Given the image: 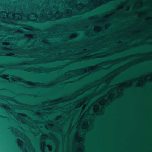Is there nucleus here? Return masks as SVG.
Listing matches in <instances>:
<instances>
[{
    "instance_id": "nucleus-1",
    "label": "nucleus",
    "mask_w": 152,
    "mask_h": 152,
    "mask_svg": "<svg viewBox=\"0 0 152 152\" xmlns=\"http://www.w3.org/2000/svg\"><path fill=\"white\" fill-rule=\"evenodd\" d=\"M48 143H49V144H51V142H49Z\"/></svg>"
}]
</instances>
